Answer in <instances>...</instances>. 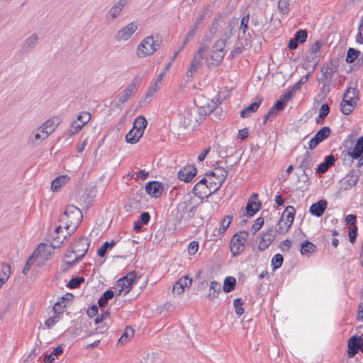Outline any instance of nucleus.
<instances>
[{
	"instance_id": "1",
	"label": "nucleus",
	"mask_w": 363,
	"mask_h": 363,
	"mask_svg": "<svg viewBox=\"0 0 363 363\" xmlns=\"http://www.w3.org/2000/svg\"><path fill=\"white\" fill-rule=\"evenodd\" d=\"M199 203L191 195H186L178 203L174 214L175 225L186 226L194 217Z\"/></svg>"
},
{
	"instance_id": "2",
	"label": "nucleus",
	"mask_w": 363,
	"mask_h": 363,
	"mask_svg": "<svg viewBox=\"0 0 363 363\" xmlns=\"http://www.w3.org/2000/svg\"><path fill=\"white\" fill-rule=\"evenodd\" d=\"M81 210L74 205L66 207L64 213L60 217V222L65 224V228L70 230L68 234L73 233L77 228L82 220Z\"/></svg>"
},
{
	"instance_id": "3",
	"label": "nucleus",
	"mask_w": 363,
	"mask_h": 363,
	"mask_svg": "<svg viewBox=\"0 0 363 363\" xmlns=\"http://www.w3.org/2000/svg\"><path fill=\"white\" fill-rule=\"evenodd\" d=\"M161 43L162 39L159 35H157L155 38L153 35L145 38L138 47V57H145L151 55L160 48Z\"/></svg>"
},
{
	"instance_id": "4",
	"label": "nucleus",
	"mask_w": 363,
	"mask_h": 363,
	"mask_svg": "<svg viewBox=\"0 0 363 363\" xmlns=\"http://www.w3.org/2000/svg\"><path fill=\"white\" fill-rule=\"evenodd\" d=\"M331 129L328 126L322 127L309 141L308 148L315 149L321 142L329 138L331 134Z\"/></svg>"
},
{
	"instance_id": "5",
	"label": "nucleus",
	"mask_w": 363,
	"mask_h": 363,
	"mask_svg": "<svg viewBox=\"0 0 363 363\" xmlns=\"http://www.w3.org/2000/svg\"><path fill=\"white\" fill-rule=\"evenodd\" d=\"M61 123V118L59 116H54L45 122L43 123L41 126L39 127L38 130L41 131L43 134H44L43 139L47 138L59 125Z\"/></svg>"
},
{
	"instance_id": "6",
	"label": "nucleus",
	"mask_w": 363,
	"mask_h": 363,
	"mask_svg": "<svg viewBox=\"0 0 363 363\" xmlns=\"http://www.w3.org/2000/svg\"><path fill=\"white\" fill-rule=\"evenodd\" d=\"M216 173L218 177V181L213 179L212 177H208L207 189L208 191L211 192V195L217 191L220 188L228 176V172H224L222 169H218Z\"/></svg>"
},
{
	"instance_id": "7",
	"label": "nucleus",
	"mask_w": 363,
	"mask_h": 363,
	"mask_svg": "<svg viewBox=\"0 0 363 363\" xmlns=\"http://www.w3.org/2000/svg\"><path fill=\"white\" fill-rule=\"evenodd\" d=\"M320 72L321 77L318 79V82L321 83L324 88L326 86H330L335 70L333 69V68L328 64H325L321 67Z\"/></svg>"
},
{
	"instance_id": "8",
	"label": "nucleus",
	"mask_w": 363,
	"mask_h": 363,
	"mask_svg": "<svg viewBox=\"0 0 363 363\" xmlns=\"http://www.w3.org/2000/svg\"><path fill=\"white\" fill-rule=\"evenodd\" d=\"M138 29V24L135 22H131L119 30L115 36L117 41L127 40Z\"/></svg>"
},
{
	"instance_id": "9",
	"label": "nucleus",
	"mask_w": 363,
	"mask_h": 363,
	"mask_svg": "<svg viewBox=\"0 0 363 363\" xmlns=\"http://www.w3.org/2000/svg\"><path fill=\"white\" fill-rule=\"evenodd\" d=\"M245 241L246 238L238 233L233 237L230 245L233 256L238 255L244 250Z\"/></svg>"
},
{
	"instance_id": "10",
	"label": "nucleus",
	"mask_w": 363,
	"mask_h": 363,
	"mask_svg": "<svg viewBox=\"0 0 363 363\" xmlns=\"http://www.w3.org/2000/svg\"><path fill=\"white\" fill-rule=\"evenodd\" d=\"M140 80V77L139 75L135 76L132 81V83L128 86L121 94L118 101L120 103L124 104L125 103L129 98L132 96L134 91L137 89V86Z\"/></svg>"
},
{
	"instance_id": "11",
	"label": "nucleus",
	"mask_w": 363,
	"mask_h": 363,
	"mask_svg": "<svg viewBox=\"0 0 363 363\" xmlns=\"http://www.w3.org/2000/svg\"><path fill=\"white\" fill-rule=\"evenodd\" d=\"M198 122L197 109L195 107L185 110L183 124L185 127L194 128Z\"/></svg>"
},
{
	"instance_id": "12",
	"label": "nucleus",
	"mask_w": 363,
	"mask_h": 363,
	"mask_svg": "<svg viewBox=\"0 0 363 363\" xmlns=\"http://www.w3.org/2000/svg\"><path fill=\"white\" fill-rule=\"evenodd\" d=\"M145 190L152 197L158 198L162 195L164 191V186L157 181L148 182L146 184Z\"/></svg>"
},
{
	"instance_id": "13",
	"label": "nucleus",
	"mask_w": 363,
	"mask_h": 363,
	"mask_svg": "<svg viewBox=\"0 0 363 363\" xmlns=\"http://www.w3.org/2000/svg\"><path fill=\"white\" fill-rule=\"evenodd\" d=\"M298 160H300L298 168L301 169L303 172V177L306 180H308V172H311L312 160L308 152H306L303 156L299 157Z\"/></svg>"
},
{
	"instance_id": "14",
	"label": "nucleus",
	"mask_w": 363,
	"mask_h": 363,
	"mask_svg": "<svg viewBox=\"0 0 363 363\" xmlns=\"http://www.w3.org/2000/svg\"><path fill=\"white\" fill-rule=\"evenodd\" d=\"M363 156V136L359 138L356 142L352 150H349L344 155V160L346 161V157L350 159H358Z\"/></svg>"
},
{
	"instance_id": "15",
	"label": "nucleus",
	"mask_w": 363,
	"mask_h": 363,
	"mask_svg": "<svg viewBox=\"0 0 363 363\" xmlns=\"http://www.w3.org/2000/svg\"><path fill=\"white\" fill-rule=\"evenodd\" d=\"M127 4L128 0H118L108 10L107 18L110 21L117 18L121 15V11Z\"/></svg>"
},
{
	"instance_id": "16",
	"label": "nucleus",
	"mask_w": 363,
	"mask_h": 363,
	"mask_svg": "<svg viewBox=\"0 0 363 363\" xmlns=\"http://www.w3.org/2000/svg\"><path fill=\"white\" fill-rule=\"evenodd\" d=\"M361 336L353 335L347 341V355L350 358L354 357L360 349L359 341Z\"/></svg>"
},
{
	"instance_id": "17",
	"label": "nucleus",
	"mask_w": 363,
	"mask_h": 363,
	"mask_svg": "<svg viewBox=\"0 0 363 363\" xmlns=\"http://www.w3.org/2000/svg\"><path fill=\"white\" fill-rule=\"evenodd\" d=\"M89 241L86 238H80L74 244V251L77 254V257H81V259L86 255L89 250Z\"/></svg>"
},
{
	"instance_id": "18",
	"label": "nucleus",
	"mask_w": 363,
	"mask_h": 363,
	"mask_svg": "<svg viewBox=\"0 0 363 363\" xmlns=\"http://www.w3.org/2000/svg\"><path fill=\"white\" fill-rule=\"evenodd\" d=\"M196 168L194 165L186 166L178 172V178L181 181L189 182L196 176Z\"/></svg>"
},
{
	"instance_id": "19",
	"label": "nucleus",
	"mask_w": 363,
	"mask_h": 363,
	"mask_svg": "<svg viewBox=\"0 0 363 363\" xmlns=\"http://www.w3.org/2000/svg\"><path fill=\"white\" fill-rule=\"evenodd\" d=\"M203 53L200 51H197L191 62L189 69L186 72L187 77H192L194 74L199 69L201 64V60L203 59Z\"/></svg>"
},
{
	"instance_id": "20",
	"label": "nucleus",
	"mask_w": 363,
	"mask_h": 363,
	"mask_svg": "<svg viewBox=\"0 0 363 363\" xmlns=\"http://www.w3.org/2000/svg\"><path fill=\"white\" fill-rule=\"evenodd\" d=\"M258 195L257 194H253L246 205L245 209L247 215L250 217L253 216L261 208L260 201L255 202L252 200L253 199H256Z\"/></svg>"
},
{
	"instance_id": "21",
	"label": "nucleus",
	"mask_w": 363,
	"mask_h": 363,
	"mask_svg": "<svg viewBox=\"0 0 363 363\" xmlns=\"http://www.w3.org/2000/svg\"><path fill=\"white\" fill-rule=\"evenodd\" d=\"M255 99L256 101L252 103L247 108L241 111L240 116L242 118H248L251 116L252 113L257 111L262 104V98L261 96H257Z\"/></svg>"
},
{
	"instance_id": "22",
	"label": "nucleus",
	"mask_w": 363,
	"mask_h": 363,
	"mask_svg": "<svg viewBox=\"0 0 363 363\" xmlns=\"http://www.w3.org/2000/svg\"><path fill=\"white\" fill-rule=\"evenodd\" d=\"M327 206L328 202L325 200H320L311 206L309 212L313 216L320 217L324 213Z\"/></svg>"
},
{
	"instance_id": "23",
	"label": "nucleus",
	"mask_w": 363,
	"mask_h": 363,
	"mask_svg": "<svg viewBox=\"0 0 363 363\" xmlns=\"http://www.w3.org/2000/svg\"><path fill=\"white\" fill-rule=\"evenodd\" d=\"M359 99V91L354 87H348L343 94V101L357 104Z\"/></svg>"
},
{
	"instance_id": "24",
	"label": "nucleus",
	"mask_w": 363,
	"mask_h": 363,
	"mask_svg": "<svg viewBox=\"0 0 363 363\" xmlns=\"http://www.w3.org/2000/svg\"><path fill=\"white\" fill-rule=\"evenodd\" d=\"M335 158L333 155H328L325 157L324 161L321 162L317 167L316 172L318 174L325 173L330 167L333 166Z\"/></svg>"
},
{
	"instance_id": "25",
	"label": "nucleus",
	"mask_w": 363,
	"mask_h": 363,
	"mask_svg": "<svg viewBox=\"0 0 363 363\" xmlns=\"http://www.w3.org/2000/svg\"><path fill=\"white\" fill-rule=\"evenodd\" d=\"M359 169L351 170L345 177V183L347 184L345 189L352 188L356 185L360 175Z\"/></svg>"
},
{
	"instance_id": "26",
	"label": "nucleus",
	"mask_w": 363,
	"mask_h": 363,
	"mask_svg": "<svg viewBox=\"0 0 363 363\" xmlns=\"http://www.w3.org/2000/svg\"><path fill=\"white\" fill-rule=\"evenodd\" d=\"M38 40L39 37L38 34H32L30 36L28 37L23 42L22 50L25 52L30 51L35 48V45L38 42Z\"/></svg>"
},
{
	"instance_id": "27",
	"label": "nucleus",
	"mask_w": 363,
	"mask_h": 363,
	"mask_svg": "<svg viewBox=\"0 0 363 363\" xmlns=\"http://www.w3.org/2000/svg\"><path fill=\"white\" fill-rule=\"evenodd\" d=\"M295 212L296 210L292 206H288L283 212L281 217L288 227H291L293 223Z\"/></svg>"
},
{
	"instance_id": "28",
	"label": "nucleus",
	"mask_w": 363,
	"mask_h": 363,
	"mask_svg": "<svg viewBox=\"0 0 363 363\" xmlns=\"http://www.w3.org/2000/svg\"><path fill=\"white\" fill-rule=\"evenodd\" d=\"M224 52H220L219 51H216L212 50L211 53L209 54V58L212 60V62L208 64L209 67H218L223 60Z\"/></svg>"
},
{
	"instance_id": "29",
	"label": "nucleus",
	"mask_w": 363,
	"mask_h": 363,
	"mask_svg": "<svg viewBox=\"0 0 363 363\" xmlns=\"http://www.w3.org/2000/svg\"><path fill=\"white\" fill-rule=\"evenodd\" d=\"M147 125V121L146 118H145V116L140 115L135 119L133 128H134L136 131L140 133V134L143 135L145 129L146 128Z\"/></svg>"
},
{
	"instance_id": "30",
	"label": "nucleus",
	"mask_w": 363,
	"mask_h": 363,
	"mask_svg": "<svg viewBox=\"0 0 363 363\" xmlns=\"http://www.w3.org/2000/svg\"><path fill=\"white\" fill-rule=\"evenodd\" d=\"M247 35L249 36L250 38H251V35L250 34V33H248ZM239 40H240V47H237V48H235L230 52V55H229V57L230 58H233L235 57H237L238 55H239L240 54L242 53V48L245 47V46H247L250 45V39H248V38H245V39H242L239 37Z\"/></svg>"
},
{
	"instance_id": "31",
	"label": "nucleus",
	"mask_w": 363,
	"mask_h": 363,
	"mask_svg": "<svg viewBox=\"0 0 363 363\" xmlns=\"http://www.w3.org/2000/svg\"><path fill=\"white\" fill-rule=\"evenodd\" d=\"M220 291L221 285L218 282L213 281L210 284L209 294H208L207 298L213 301L218 297Z\"/></svg>"
},
{
	"instance_id": "32",
	"label": "nucleus",
	"mask_w": 363,
	"mask_h": 363,
	"mask_svg": "<svg viewBox=\"0 0 363 363\" xmlns=\"http://www.w3.org/2000/svg\"><path fill=\"white\" fill-rule=\"evenodd\" d=\"M69 177L67 175H61L54 179L51 183V189L54 191H57L62 185L65 184Z\"/></svg>"
},
{
	"instance_id": "33",
	"label": "nucleus",
	"mask_w": 363,
	"mask_h": 363,
	"mask_svg": "<svg viewBox=\"0 0 363 363\" xmlns=\"http://www.w3.org/2000/svg\"><path fill=\"white\" fill-rule=\"evenodd\" d=\"M317 247L313 243L306 240L301 244V253L302 255H311L316 252Z\"/></svg>"
},
{
	"instance_id": "34",
	"label": "nucleus",
	"mask_w": 363,
	"mask_h": 363,
	"mask_svg": "<svg viewBox=\"0 0 363 363\" xmlns=\"http://www.w3.org/2000/svg\"><path fill=\"white\" fill-rule=\"evenodd\" d=\"M115 296V293L112 290H106L98 301V304L101 308L107 306L109 300L112 299Z\"/></svg>"
},
{
	"instance_id": "35",
	"label": "nucleus",
	"mask_w": 363,
	"mask_h": 363,
	"mask_svg": "<svg viewBox=\"0 0 363 363\" xmlns=\"http://www.w3.org/2000/svg\"><path fill=\"white\" fill-rule=\"evenodd\" d=\"M143 135L132 128L125 135V141L130 144L137 143Z\"/></svg>"
},
{
	"instance_id": "36",
	"label": "nucleus",
	"mask_w": 363,
	"mask_h": 363,
	"mask_svg": "<svg viewBox=\"0 0 363 363\" xmlns=\"http://www.w3.org/2000/svg\"><path fill=\"white\" fill-rule=\"evenodd\" d=\"M193 193L196 196L201 199H203L204 197L206 198L211 196V192L208 191L207 185H202V186L198 187V189H196V186H194L193 189Z\"/></svg>"
},
{
	"instance_id": "37",
	"label": "nucleus",
	"mask_w": 363,
	"mask_h": 363,
	"mask_svg": "<svg viewBox=\"0 0 363 363\" xmlns=\"http://www.w3.org/2000/svg\"><path fill=\"white\" fill-rule=\"evenodd\" d=\"M116 244L115 240H112L111 242H105L97 250V255L104 257L108 250L112 249Z\"/></svg>"
},
{
	"instance_id": "38",
	"label": "nucleus",
	"mask_w": 363,
	"mask_h": 363,
	"mask_svg": "<svg viewBox=\"0 0 363 363\" xmlns=\"http://www.w3.org/2000/svg\"><path fill=\"white\" fill-rule=\"evenodd\" d=\"M236 284V280L233 277H227L224 280L223 291L225 293H229L234 290Z\"/></svg>"
},
{
	"instance_id": "39",
	"label": "nucleus",
	"mask_w": 363,
	"mask_h": 363,
	"mask_svg": "<svg viewBox=\"0 0 363 363\" xmlns=\"http://www.w3.org/2000/svg\"><path fill=\"white\" fill-rule=\"evenodd\" d=\"M11 275V267L9 264L2 263L0 266V279L7 281Z\"/></svg>"
},
{
	"instance_id": "40",
	"label": "nucleus",
	"mask_w": 363,
	"mask_h": 363,
	"mask_svg": "<svg viewBox=\"0 0 363 363\" xmlns=\"http://www.w3.org/2000/svg\"><path fill=\"white\" fill-rule=\"evenodd\" d=\"M117 285L121 287V290L125 291V295L129 293L133 288L131 282L127 281L125 277L121 278L117 281Z\"/></svg>"
},
{
	"instance_id": "41",
	"label": "nucleus",
	"mask_w": 363,
	"mask_h": 363,
	"mask_svg": "<svg viewBox=\"0 0 363 363\" xmlns=\"http://www.w3.org/2000/svg\"><path fill=\"white\" fill-rule=\"evenodd\" d=\"M211 40L212 37L211 35L203 36V38L201 39L197 51H200L201 53H204L209 48V44L211 43Z\"/></svg>"
},
{
	"instance_id": "42",
	"label": "nucleus",
	"mask_w": 363,
	"mask_h": 363,
	"mask_svg": "<svg viewBox=\"0 0 363 363\" xmlns=\"http://www.w3.org/2000/svg\"><path fill=\"white\" fill-rule=\"evenodd\" d=\"M197 30L198 29L196 28V26H191L189 28L184 38L183 45L181 47L180 50L183 49L186 45L188 42H189L190 40H193L195 38Z\"/></svg>"
},
{
	"instance_id": "43",
	"label": "nucleus",
	"mask_w": 363,
	"mask_h": 363,
	"mask_svg": "<svg viewBox=\"0 0 363 363\" xmlns=\"http://www.w3.org/2000/svg\"><path fill=\"white\" fill-rule=\"evenodd\" d=\"M134 335V330L132 327H126L123 333V335L119 339V342L124 344L132 337Z\"/></svg>"
},
{
	"instance_id": "44",
	"label": "nucleus",
	"mask_w": 363,
	"mask_h": 363,
	"mask_svg": "<svg viewBox=\"0 0 363 363\" xmlns=\"http://www.w3.org/2000/svg\"><path fill=\"white\" fill-rule=\"evenodd\" d=\"M360 52L354 48H350L347 52L346 62L347 63H352L359 57Z\"/></svg>"
},
{
	"instance_id": "45",
	"label": "nucleus",
	"mask_w": 363,
	"mask_h": 363,
	"mask_svg": "<svg viewBox=\"0 0 363 363\" xmlns=\"http://www.w3.org/2000/svg\"><path fill=\"white\" fill-rule=\"evenodd\" d=\"M356 106L357 104H351L342 100L340 104L341 111L345 115H349L353 111Z\"/></svg>"
},
{
	"instance_id": "46",
	"label": "nucleus",
	"mask_w": 363,
	"mask_h": 363,
	"mask_svg": "<svg viewBox=\"0 0 363 363\" xmlns=\"http://www.w3.org/2000/svg\"><path fill=\"white\" fill-rule=\"evenodd\" d=\"M290 227H288L287 225L284 222L283 217H281L280 220L276 225L275 232L278 234H284L286 233Z\"/></svg>"
},
{
	"instance_id": "47",
	"label": "nucleus",
	"mask_w": 363,
	"mask_h": 363,
	"mask_svg": "<svg viewBox=\"0 0 363 363\" xmlns=\"http://www.w3.org/2000/svg\"><path fill=\"white\" fill-rule=\"evenodd\" d=\"M249 21H250V14L249 13L244 16L241 19L240 30H241L243 35H246L247 31L248 30Z\"/></svg>"
},
{
	"instance_id": "48",
	"label": "nucleus",
	"mask_w": 363,
	"mask_h": 363,
	"mask_svg": "<svg viewBox=\"0 0 363 363\" xmlns=\"http://www.w3.org/2000/svg\"><path fill=\"white\" fill-rule=\"evenodd\" d=\"M233 305L235 307V313L238 315H241L244 313V308L242 307L243 305V301L241 298H238L234 300Z\"/></svg>"
},
{
	"instance_id": "49",
	"label": "nucleus",
	"mask_w": 363,
	"mask_h": 363,
	"mask_svg": "<svg viewBox=\"0 0 363 363\" xmlns=\"http://www.w3.org/2000/svg\"><path fill=\"white\" fill-rule=\"evenodd\" d=\"M232 220L233 215H228L223 219L220 227L219 228V232L220 233H223L227 230V228L231 223Z\"/></svg>"
},
{
	"instance_id": "50",
	"label": "nucleus",
	"mask_w": 363,
	"mask_h": 363,
	"mask_svg": "<svg viewBox=\"0 0 363 363\" xmlns=\"http://www.w3.org/2000/svg\"><path fill=\"white\" fill-rule=\"evenodd\" d=\"M284 257L281 254L275 255L272 259V265L274 269H279L281 267Z\"/></svg>"
},
{
	"instance_id": "51",
	"label": "nucleus",
	"mask_w": 363,
	"mask_h": 363,
	"mask_svg": "<svg viewBox=\"0 0 363 363\" xmlns=\"http://www.w3.org/2000/svg\"><path fill=\"white\" fill-rule=\"evenodd\" d=\"M84 281V277H78L72 278L69 280L68 284L67 285V287L70 289H76L81 284H82Z\"/></svg>"
},
{
	"instance_id": "52",
	"label": "nucleus",
	"mask_w": 363,
	"mask_h": 363,
	"mask_svg": "<svg viewBox=\"0 0 363 363\" xmlns=\"http://www.w3.org/2000/svg\"><path fill=\"white\" fill-rule=\"evenodd\" d=\"M262 238L264 239L267 242L272 244L276 238V232L273 229H269L266 233H263Z\"/></svg>"
},
{
	"instance_id": "53",
	"label": "nucleus",
	"mask_w": 363,
	"mask_h": 363,
	"mask_svg": "<svg viewBox=\"0 0 363 363\" xmlns=\"http://www.w3.org/2000/svg\"><path fill=\"white\" fill-rule=\"evenodd\" d=\"M66 306L67 305L65 303V301L60 300L55 303L52 308V310L56 315H58L60 316V315H61L63 313V309L66 307Z\"/></svg>"
},
{
	"instance_id": "54",
	"label": "nucleus",
	"mask_w": 363,
	"mask_h": 363,
	"mask_svg": "<svg viewBox=\"0 0 363 363\" xmlns=\"http://www.w3.org/2000/svg\"><path fill=\"white\" fill-rule=\"evenodd\" d=\"M83 124L79 123L77 121H74L71 124V128L69 129V136L72 137L74 134L77 133L83 127Z\"/></svg>"
},
{
	"instance_id": "55",
	"label": "nucleus",
	"mask_w": 363,
	"mask_h": 363,
	"mask_svg": "<svg viewBox=\"0 0 363 363\" xmlns=\"http://www.w3.org/2000/svg\"><path fill=\"white\" fill-rule=\"evenodd\" d=\"M226 39H219L215 42L212 49L220 52H224V48L225 47Z\"/></svg>"
},
{
	"instance_id": "56",
	"label": "nucleus",
	"mask_w": 363,
	"mask_h": 363,
	"mask_svg": "<svg viewBox=\"0 0 363 363\" xmlns=\"http://www.w3.org/2000/svg\"><path fill=\"white\" fill-rule=\"evenodd\" d=\"M278 8L283 14H286L289 11V3L288 0H279Z\"/></svg>"
},
{
	"instance_id": "57",
	"label": "nucleus",
	"mask_w": 363,
	"mask_h": 363,
	"mask_svg": "<svg viewBox=\"0 0 363 363\" xmlns=\"http://www.w3.org/2000/svg\"><path fill=\"white\" fill-rule=\"evenodd\" d=\"M308 33L306 30H299L296 32L294 38L298 40L299 43H303L306 41Z\"/></svg>"
},
{
	"instance_id": "58",
	"label": "nucleus",
	"mask_w": 363,
	"mask_h": 363,
	"mask_svg": "<svg viewBox=\"0 0 363 363\" xmlns=\"http://www.w3.org/2000/svg\"><path fill=\"white\" fill-rule=\"evenodd\" d=\"M35 254V251L27 259L26 264L23 267V272H22L24 275H26L28 273V272L30 271V269L31 268V266L33 264V263L35 262V257H34Z\"/></svg>"
},
{
	"instance_id": "59",
	"label": "nucleus",
	"mask_w": 363,
	"mask_h": 363,
	"mask_svg": "<svg viewBox=\"0 0 363 363\" xmlns=\"http://www.w3.org/2000/svg\"><path fill=\"white\" fill-rule=\"evenodd\" d=\"M264 224V218L262 217L257 218L255 220L254 224L252 225L251 228V232L253 234H255L263 225Z\"/></svg>"
},
{
	"instance_id": "60",
	"label": "nucleus",
	"mask_w": 363,
	"mask_h": 363,
	"mask_svg": "<svg viewBox=\"0 0 363 363\" xmlns=\"http://www.w3.org/2000/svg\"><path fill=\"white\" fill-rule=\"evenodd\" d=\"M79 260H81V257H76L75 259H74L72 261L65 262L62 266V271L64 272L67 271L69 268L76 264Z\"/></svg>"
},
{
	"instance_id": "61",
	"label": "nucleus",
	"mask_w": 363,
	"mask_h": 363,
	"mask_svg": "<svg viewBox=\"0 0 363 363\" xmlns=\"http://www.w3.org/2000/svg\"><path fill=\"white\" fill-rule=\"evenodd\" d=\"M330 113V106L327 104H323L319 109V118L323 120Z\"/></svg>"
},
{
	"instance_id": "62",
	"label": "nucleus",
	"mask_w": 363,
	"mask_h": 363,
	"mask_svg": "<svg viewBox=\"0 0 363 363\" xmlns=\"http://www.w3.org/2000/svg\"><path fill=\"white\" fill-rule=\"evenodd\" d=\"M357 230V226H352L349 228V240L351 243H354L356 241Z\"/></svg>"
},
{
	"instance_id": "63",
	"label": "nucleus",
	"mask_w": 363,
	"mask_h": 363,
	"mask_svg": "<svg viewBox=\"0 0 363 363\" xmlns=\"http://www.w3.org/2000/svg\"><path fill=\"white\" fill-rule=\"evenodd\" d=\"M91 115L87 112L81 113L77 116V121H79L81 122L80 123L83 124V125L86 124L89 121Z\"/></svg>"
},
{
	"instance_id": "64",
	"label": "nucleus",
	"mask_w": 363,
	"mask_h": 363,
	"mask_svg": "<svg viewBox=\"0 0 363 363\" xmlns=\"http://www.w3.org/2000/svg\"><path fill=\"white\" fill-rule=\"evenodd\" d=\"M60 320V316L58 315H55L53 317L49 318L45 322V325L47 328H51L53 327L55 323H57Z\"/></svg>"
}]
</instances>
